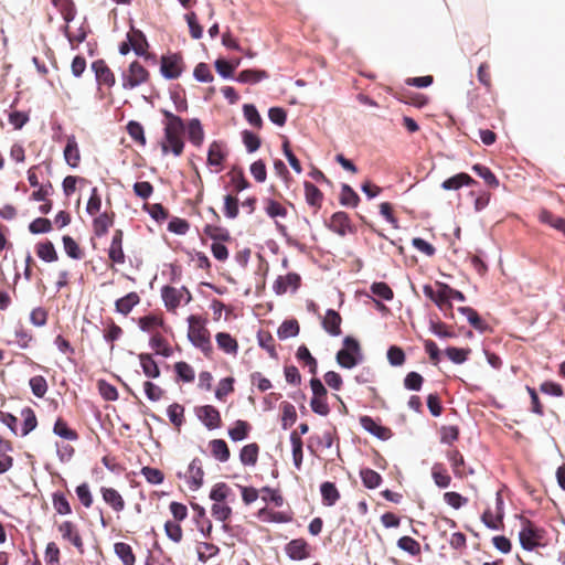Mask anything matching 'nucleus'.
Masks as SVG:
<instances>
[{"mask_svg":"<svg viewBox=\"0 0 565 565\" xmlns=\"http://www.w3.org/2000/svg\"><path fill=\"white\" fill-rule=\"evenodd\" d=\"M162 114L167 118L164 124V141L161 145L162 152L166 154L171 150L172 153L178 157L182 153L184 147L181 138L185 130L184 122L179 116L169 110L164 109Z\"/></svg>","mask_w":565,"mask_h":565,"instance_id":"obj_1","label":"nucleus"},{"mask_svg":"<svg viewBox=\"0 0 565 565\" xmlns=\"http://www.w3.org/2000/svg\"><path fill=\"white\" fill-rule=\"evenodd\" d=\"M188 339L203 353L209 354L212 351L210 332L204 326V321L200 316L191 315L188 318Z\"/></svg>","mask_w":565,"mask_h":565,"instance_id":"obj_2","label":"nucleus"},{"mask_svg":"<svg viewBox=\"0 0 565 565\" xmlns=\"http://www.w3.org/2000/svg\"><path fill=\"white\" fill-rule=\"evenodd\" d=\"M344 348L338 351L337 362L344 369H353L363 361V354L359 342L352 337H345Z\"/></svg>","mask_w":565,"mask_h":565,"instance_id":"obj_3","label":"nucleus"},{"mask_svg":"<svg viewBox=\"0 0 565 565\" xmlns=\"http://www.w3.org/2000/svg\"><path fill=\"white\" fill-rule=\"evenodd\" d=\"M148 71L137 61L132 62L128 70L122 72V88L134 89L148 81Z\"/></svg>","mask_w":565,"mask_h":565,"instance_id":"obj_4","label":"nucleus"},{"mask_svg":"<svg viewBox=\"0 0 565 565\" xmlns=\"http://www.w3.org/2000/svg\"><path fill=\"white\" fill-rule=\"evenodd\" d=\"M161 296L166 307L170 310H174L181 302L189 303L192 300V296L185 287L178 289L164 286L161 290Z\"/></svg>","mask_w":565,"mask_h":565,"instance_id":"obj_5","label":"nucleus"},{"mask_svg":"<svg viewBox=\"0 0 565 565\" xmlns=\"http://www.w3.org/2000/svg\"><path fill=\"white\" fill-rule=\"evenodd\" d=\"M182 57L179 54H169L161 57L160 72L167 79L178 78L182 73Z\"/></svg>","mask_w":565,"mask_h":565,"instance_id":"obj_6","label":"nucleus"},{"mask_svg":"<svg viewBox=\"0 0 565 565\" xmlns=\"http://www.w3.org/2000/svg\"><path fill=\"white\" fill-rule=\"evenodd\" d=\"M198 418L203 423V425L212 430L216 429L221 426V415L220 412L212 405L200 406L195 411Z\"/></svg>","mask_w":565,"mask_h":565,"instance_id":"obj_7","label":"nucleus"},{"mask_svg":"<svg viewBox=\"0 0 565 565\" xmlns=\"http://www.w3.org/2000/svg\"><path fill=\"white\" fill-rule=\"evenodd\" d=\"M58 532L64 540L70 541L81 553L84 552L82 537L76 526L72 522L65 521L61 523L58 525Z\"/></svg>","mask_w":565,"mask_h":565,"instance_id":"obj_8","label":"nucleus"},{"mask_svg":"<svg viewBox=\"0 0 565 565\" xmlns=\"http://www.w3.org/2000/svg\"><path fill=\"white\" fill-rule=\"evenodd\" d=\"M300 277L295 273H289L286 276H279L274 282V291L277 295H282L289 289L295 291L299 287Z\"/></svg>","mask_w":565,"mask_h":565,"instance_id":"obj_9","label":"nucleus"},{"mask_svg":"<svg viewBox=\"0 0 565 565\" xmlns=\"http://www.w3.org/2000/svg\"><path fill=\"white\" fill-rule=\"evenodd\" d=\"M360 424L364 430L381 440H386L391 437V430L384 426L379 425L370 416H362L360 418Z\"/></svg>","mask_w":565,"mask_h":565,"instance_id":"obj_10","label":"nucleus"},{"mask_svg":"<svg viewBox=\"0 0 565 565\" xmlns=\"http://www.w3.org/2000/svg\"><path fill=\"white\" fill-rule=\"evenodd\" d=\"M188 473H189V481H188L189 488L192 491H198L203 484V477H204V471L202 469V463H201L200 459L194 458L190 462L189 468H188Z\"/></svg>","mask_w":565,"mask_h":565,"instance_id":"obj_11","label":"nucleus"},{"mask_svg":"<svg viewBox=\"0 0 565 565\" xmlns=\"http://www.w3.org/2000/svg\"><path fill=\"white\" fill-rule=\"evenodd\" d=\"M523 527L519 533L521 546L526 551H532L537 545L536 534L532 523L529 520L522 519Z\"/></svg>","mask_w":565,"mask_h":565,"instance_id":"obj_12","label":"nucleus"},{"mask_svg":"<svg viewBox=\"0 0 565 565\" xmlns=\"http://www.w3.org/2000/svg\"><path fill=\"white\" fill-rule=\"evenodd\" d=\"M64 159L71 168H76L81 161L78 145L74 135L66 137V146L64 148Z\"/></svg>","mask_w":565,"mask_h":565,"instance_id":"obj_13","label":"nucleus"},{"mask_svg":"<svg viewBox=\"0 0 565 565\" xmlns=\"http://www.w3.org/2000/svg\"><path fill=\"white\" fill-rule=\"evenodd\" d=\"M92 68L95 73L96 79L99 83L106 84L111 87L115 85V76L110 68L106 65L103 60L95 61L92 64Z\"/></svg>","mask_w":565,"mask_h":565,"instance_id":"obj_14","label":"nucleus"},{"mask_svg":"<svg viewBox=\"0 0 565 565\" xmlns=\"http://www.w3.org/2000/svg\"><path fill=\"white\" fill-rule=\"evenodd\" d=\"M286 553L294 561L305 559L309 556L308 544L301 539L292 540L287 544Z\"/></svg>","mask_w":565,"mask_h":565,"instance_id":"obj_15","label":"nucleus"},{"mask_svg":"<svg viewBox=\"0 0 565 565\" xmlns=\"http://www.w3.org/2000/svg\"><path fill=\"white\" fill-rule=\"evenodd\" d=\"M108 256L116 264H122L125 262V255L122 250V232L120 230H117L113 235Z\"/></svg>","mask_w":565,"mask_h":565,"instance_id":"obj_16","label":"nucleus"},{"mask_svg":"<svg viewBox=\"0 0 565 565\" xmlns=\"http://www.w3.org/2000/svg\"><path fill=\"white\" fill-rule=\"evenodd\" d=\"M329 227L334 233L344 236L350 230V220L348 214L344 212L334 213L330 218Z\"/></svg>","mask_w":565,"mask_h":565,"instance_id":"obj_17","label":"nucleus"},{"mask_svg":"<svg viewBox=\"0 0 565 565\" xmlns=\"http://www.w3.org/2000/svg\"><path fill=\"white\" fill-rule=\"evenodd\" d=\"M340 324H341L340 315L332 309L327 310L326 316L322 320L323 329L329 334L337 337L341 333Z\"/></svg>","mask_w":565,"mask_h":565,"instance_id":"obj_18","label":"nucleus"},{"mask_svg":"<svg viewBox=\"0 0 565 565\" xmlns=\"http://www.w3.org/2000/svg\"><path fill=\"white\" fill-rule=\"evenodd\" d=\"M104 501L109 504L114 511L120 512L125 509V501L120 493L114 488H102Z\"/></svg>","mask_w":565,"mask_h":565,"instance_id":"obj_19","label":"nucleus"},{"mask_svg":"<svg viewBox=\"0 0 565 565\" xmlns=\"http://www.w3.org/2000/svg\"><path fill=\"white\" fill-rule=\"evenodd\" d=\"M224 146L220 141H213L207 151V163L213 167L221 168L222 162L225 159Z\"/></svg>","mask_w":565,"mask_h":565,"instance_id":"obj_20","label":"nucleus"},{"mask_svg":"<svg viewBox=\"0 0 565 565\" xmlns=\"http://www.w3.org/2000/svg\"><path fill=\"white\" fill-rule=\"evenodd\" d=\"M475 183V180L467 173H458L451 178H448L441 183V188L444 190H458L463 185H471Z\"/></svg>","mask_w":565,"mask_h":565,"instance_id":"obj_21","label":"nucleus"},{"mask_svg":"<svg viewBox=\"0 0 565 565\" xmlns=\"http://www.w3.org/2000/svg\"><path fill=\"white\" fill-rule=\"evenodd\" d=\"M140 366L143 374L149 379H157L160 376V370L156 361L148 353L139 354Z\"/></svg>","mask_w":565,"mask_h":565,"instance_id":"obj_22","label":"nucleus"},{"mask_svg":"<svg viewBox=\"0 0 565 565\" xmlns=\"http://www.w3.org/2000/svg\"><path fill=\"white\" fill-rule=\"evenodd\" d=\"M189 140L196 147H200L204 140V131L199 119L193 118L189 121L188 127Z\"/></svg>","mask_w":565,"mask_h":565,"instance_id":"obj_23","label":"nucleus"},{"mask_svg":"<svg viewBox=\"0 0 565 565\" xmlns=\"http://www.w3.org/2000/svg\"><path fill=\"white\" fill-rule=\"evenodd\" d=\"M216 343L221 350L228 354H236L238 344L237 341L226 332H218L216 334Z\"/></svg>","mask_w":565,"mask_h":565,"instance_id":"obj_24","label":"nucleus"},{"mask_svg":"<svg viewBox=\"0 0 565 565\" xmlns=\"http://www.w3.org/2000/svg\"><path fill=\"white\" fill-rule=\"evenodd\" d=\"M320 492L323 503L328 507H332L340 498V493L334 483L326 481L320 486Z\"/></svg>","mask_w":565,"mask_h":565,"instance_id":"obj_25","label":"nucleus"},{"mask_svg":"<svg viewBox=\"0 0 565 565\" xmlns=\"http://www.w3.org/2000/svg\"><path fill=\"white\" fill-rule=\"evenodd\" d=\"M139 296L136 292H129L116 301V310L119 313L128 315L139 303Z\"/></svg>","mask_w":565,"mask_h":565,"instance_id":"obj_26","label":"nucleus"},{"mask_svg":"<svg viewBox=\"0 0 565 565\" xmlns=\"http://www.w3.org/2000/svg\"><path fill=\"white\" fill-rule=\"evenodd\" d=\"M259 448L257 444L252 443L244 446L239 454V460L244 466H254L257 462Z\"/></svg>","mask_w":565,"mask_h":565,"instance_id":"obj_27","label":"nucleus"},{"mask_svg":"<svg viewBox=\"0 0 565 565\" xmlns=\"http://www.w3.org/2000/svg\"><path fill=\"white\" fill-rule=\"evenodd\" d=\"M115 554L121 559L124 565H134L135 564V555L130 545L118 542L114 545Z\"/></svg>","mask_w":565,"mask_h":565,"instance_id":"obj_28","label":"nucleus"},{"mask_svg":"<svg viewBox=\"0 0 565 565\" xmlns=\"http://www.w3.org/2000/svg\"><path fill=\"white\" fill-rule=\"evenodd\" d=\"M299 333V324L296 320H285L277 330L280 340L294 338Z\"/></svg>","mask_w":565,"mask_h":565,"instance_id":"obj_29","label":"nucleus"},{"mask_svg":"<svg viewBox=\"0 0 565 565\" xmlns=\"http://www.w3.org/2000/svg\"><path fill=\"white\" fill-rule=\"evenodd\" d=\"M267 77L268 75L265 71L244 70L238 74L236 81L244 84H255Z\"/></svg>","mask_w":565,"mask_h":565,"instance_id":"obj_30","label":"nucleus"},{"mask_svg":"<svg viewBox=\"0 0 565 565\" xmlns=\"http://www.w3.org/2000/svg\"><path fill=\"white\" fill-rule=\"evenodd\" d=\"M213 456L221 462H226L230 459V450L223 439H214L210 443Z\"/></svg>","mask_w":565,"mask_h":565,"instance_id":"obj_31","label":"nucleus"},{"mask_svg":"<svg viewBox=\"0 0 565 565\" xmlns=\"http://www.w3.org/2000/svg\"><path fill=\"white\" fill-rule=\"evenodd\" d=\"M23 417V424L19 431L20 436H26L36 427V417L31 408H24L21 413Z\"/></svg>","mask_w":565,"mask_h":565,"instance_id":"obj_32","label":"nucleus"},{"mask_svg":"<svg viewBox=\"0 0 565 565\" xmlns=\"http://www.w3.org/2000/svg\"><path fill=\"white\" fill-rule=\"evenodd\" d=\"M36 254L42 260L46 263H52L57 259L55 247L51 242L38 244Z\"/></svg>","mask_w":565,"mask_h":565,"instance_id":"obj_33","label":"nucleus"},{"mask_svg":"<svg viewBox=\"0 0 565 565\" xmlns=\"http://www.w3.org/2000/svg\"><path fill=\"white\" fill-rule=\"evenodd\" d=\"M290 443H291V448H292L294 465L297 469H300L301 463H302V458H303L302 441H301L300 437L296 434V431H292L290 434Z\"/></svg>","mask_w":565,"mask_h":565,"instance_id":"obj_34","label":"nucleus"},{"mask_svg":"<svg viewBox=\"0 0 565 565\" xmlns=\"http://www.w3.org/2000/svg\"><path fill=\"white\" fill-rule=\"evenodd\" d=\"M305 194L306 201L309 205L320 207L322 193L315 184L305 182Z\"/></svg>","mask_w":565,"mask_h":565,"instance_id":"obj_35","label":"nucleus"},{"mask_svg":"<svg viewBox=\"0 0 565 565\" xmlns=\"http://www.w3.org/2000/svg\"><path fill=\"white\" fill-rule=\"evenodd\" d=\"M540 221L545 224H548L550 226L554 227L557 231L565 233V220L559 216H555L554 214L546 210H543L540 213Z\"/></svg>","mask_w":565,"mask_h":565,"instance_id":"obj_36","label":"nucleus"},{"mask_svg":"<svg viewBox=\"0 0 565 565\" xmlns=\"http://www.w3.org/2000/svg\"><path fill=\"white\" fill-rule=\"evenodd\" d=\"M359 200V195L350 185L342 184L340 194V203L342 205L354 207L358 205Z\"/></svg>","mask_w":565,"mask_h":565,"instance_id":"obj_37","label":"nucleus"},{"mask_svg":"<svg viewBox=\"0 0 565 565\" xmlns=\"http://www.w3.org/2000/svg\"><path fill=\"white\" fill-rule=\"evenodd\" d=\"M360 475L363 484L369 489L377 488L382 481V477L380 476V473L370 468L362 469Z\"/></svg>","mask_w":565,"mask_h":565,"instance_id":"obj_38","label":"nucleus"},{"mask_svg":"<svg viewBox=\"0 0 565 565\" xmlns=\"http://www.w3.org/2000/svg\"><path fill=\"white\" fill-rule=\"evenodd\" d=\"M458 311L467 318L469 323L475 329L481 330V331L484 329V323L475 309H472L470 307H459Z\"/></svg>","mask_w":565,"mask_h":565,"instance_id":"obj_39","label":"nucleus"},{"mask_svg":"<svg viewBox=\"0 0 565 565\" xmlns=\"http://www.w3.org/2000/svg\"><path fill=\"white\" fill-rule=\"evenodd\" d=\"M167 415L175 427H180L184 419V407L178 403H173L168 407Z\"/></svg>","mask_w":565,"mask_h":565,"instance_id":"obj_40","label":"nucleus"},{"mask_svg":"<svg viewBox=\"0 0 565 565\" xmlns=\"http://www.w3.org/2000/svg\"><path fill=\"white\" fill-rule=\"evenodd\" d=\"M211 514L216 521L224 522L231 516L232 509L224 502H214L211 508Z\"/></svg>","mask_w":565,"mask_h":565,"instance_id":"obj_41","label":"nucleus"},{"mask_svg":"<svg viewBox=\"0 0 565 565\" xmlns=\"http://www.w3.org/2000/svg\"><path fill=\"white\" fill-rule=\"evenodd\" d=\"M243 113H244L245 119L248 121L249 125H252L253 127H256V128L262 127V124H263L262 117L253 104H245L243 106Z\"/></svg>","mask_w":565,"mask_h":565,"instance_id":"obj_42","label":"nucleus"},{"mask_svg":"<svg viewBox=\"0 0 565 565\" xmlns=\"http://www.w3.org/2000/svg\"><path fill=\"white\" fill-rule=\"evenodd\" d=\"M472 170L480 178H482L488 185H490L492 188L499 186V181H498L497 177L492 173V171L488 167H484L482 164H475L472 167Z\"/></svg>","mask_w":565,"mask_h":565,"instance_id":"obj_43","label":"nucleus"},{"mask_svg":"<svg viewBox=\"0 0 565 565\" xmlns=\"http://www.w3.org/2000/svg\"><path fill=\"white\" fill-rule=\"evenodd\" d=\"M230 493L231 488L224 482H218L213 486L209 497L214 502H224Z\"/></svg>","mask_w":565,"mask_h":565,"instance_id":"obj_44","label":"nucleus"},{"mask_svg":"<svg viewBox=\"0 0 565 565\" xmlns=\"http://www.w3.org/2000/svg\"><path fill=\"white\" fill-rule=\"evenodd\" d=\"M249 425L244 420H237L235 426L228 430V436L233 441H241L247 437Z\"/></svg>","mask_w":565,"mask_h":565,"instance_id":"obj_45","label":"nucleus"},{"mask_svg":"<svg viewBox=\"0 0 565 565\" xmlns=\"http://www.w3.org/2000/svg\"><path fill=\"white\" fill-rule=\"evenodd\" d=\"M445 353L452 363L462 364L467 361L470 350L450 347L446 349Z\"/></svg>","mask_w":565,"mask_h":565,"instance_id":"obj_46","label":"nucleus"},{"mask_svg":"<svg viewBox=\"0 0 565 565\" xmlns=\"http://www.w3.org/2000/svg\"><path fill=\"white\" fill-rule=\"evenodd\" d=\"M128 40L131 42V49L135 51L137 55H145V46H147V40L141 31H134V38H130L128 35Z\"/></svg>","mask_w":565,"mask_h":565,"instance_id":"obj_47","label":"nucleus"},{"mask_svg":"<svg viewBox=\"0 0 565 565\" xmlns=\"http://www.w3.org/2000/svg\"><path fill=\"white\" fill-rule=\"evenodd\" d=\"M150 347L156 351L157 354H160L164 358H169L172 354L171 348L166 343L164 339L160 335H153L150 339Z\"/></svg>","mask_w":565,"mask_h":565,"instance_id":"obj_48","label":"nucleus"},{"mask_svg":"<svg viewBox=\"0 0 565 565\" xmlns=\"http://www.w3.org/2000/svg\"><path fill=\"white\" fill-rule=\"evenodd\" d=\"M53 507L55 511L62 515H66L72 512L67 498L61 492L53 494Z\"/></svg>","mask_w":565,"mask_h":565,"instance_id":"obj_49","label":"nucleus"},{"mask_svg":"<svg viewBox=\"0 0 565 565\" xmlns=\"http://www.w3.org/2000/svg\"><path fill=\"white\" fill-rule=\"evenodd\" d=\"M257 341L259 347L266 350L271 358L277 356L274 345V338L269 332L259 331L257 334Z\"/></svg>","mask_w":565,"mask_h":565,"instance_id":"obj_50","label":"nucleus"},{"mask_svg":"<svg viewBox=\"0 0 565 565\" xmlns=\"http://www.w3.org/2000/svg\"><path fill=\"white\" fill-rule=\"evenodd\" d=\"M29 384H30V387H31V391L32 393L36 396V397H43L46 392H47V383H46V380L41 376V375H38V376H33L30 379L29 381Z\"/></svg>","mask_w":565,"mask_h":565,"instance_id":"obj_51","label":"nucleus"},{"mask_svg":"<svg viewBox=\"0 0 565 565\" xmlns=\"http://www.w3.org/2000/svg\"><path fill=\"white\" fill-rule=\"evenodd\" d=\"M397 546L411 555H417L420 552L419 543L411 536H402L397 541Z\"/></svg>","mask_w":565,"mask_h":565,"instance_id":"obj_52","label":"nucleus"},{"mask_svg":"<svg viewBox=\"0 0 565 565\" xmlns=\"http://www.w3.org/2000/svg\"><path fill=\"white\" fill-rule=\"evenodd\" d=\"M265 211L271 218L286 217L287 210L277 201L268 199L266 200Z\"/></svg>","mask_w":565,"mask_h":565,"instance_id":"obj_53","label":"nucleus"},{"mask_svg":"<svg viewBox=\"0 0 565 565\" xmlns=\"http://www.w3.org/2000/svg\"><path fill=\"white\" fill-rule=\"evenodd\" d=\"M53 431L55 435L66 440H75L77 438V434L74 430L70 429L66 423L63 422L62 419H57L55 422Z\"/></svg>","mask_w":565,"mask_h":565,"instance_id":"obj_54","label":"nucleus"},{"mask_svg":"<svg viewBox=\"0 0 565 565\" xmlns=\"http://www.w3.org/2000/svg\"><path fill=\"white\" fill-rule=\"evenodd\" d=\"M52 230L51 221L44 217H38L29 225V231L32 234L49 233Z\"/></svg>","mask_w":565,"mask_h":565,"instance_id":"obj_55","label":"nucleus"},{"mask_svg":"<svg viewBox=\"0 0 565 565\" xmlns=\"http://www.w3.org/2000/svg\"><path fill=\"white\" fill-rule=\"evenodd\" d=\"M439 288L438 290L436 291V298H435V303L440 308L443 309L444 306H448V307H451V303H450V294H448V290L447 289H450V286H448L447 284H439L438 285Z\"/></svg>","mask_w":565,"mask_h":565,"instance_id":"obj_56","label":"nucleus"},{"mask_svg":"<svg viewBox=\"0 0 565 565\" xmlns=\"http://www.w3.org/2000/svg\"><path fill=\"white\" fill-rule=\"evenodd\" d=\"M127 131L134 140L140 142L141 145L146 143L143 127L138 121H129L127 125Z\"/></svg>","mask_w":565,"mask_h":565,"instance_id":"obj_57","label":"nucleus"},{"mask_svg":"<svg viewBox=\"0 0 565 565\" xmlns=\"http://www.w3.org/2000/svg\"><path fill=\"white\" fill-rule=\"evenodd\" d=\"M424 379L417 372H409L404 379V386L409 391H419L422 388Z\"/></svg>","mask_w":565,"mask_h":565,"instance_id":"obj_58","label":"nucleus"},{"mask_svg":"<svg viewBox=\"0 0 565 565\" xmlns=\"http://www.w3.org/2000/svg\"><path fill=\"white\" fill-rule=\"evenodd\" d=\"M371 291L384 300H392L394 296L393 290L385 282H373L371 286Z\"/></svg>","mask_w":565,"mask_h":565,"instance_id":"obj_59","label":"nucleus"},{"mask_svg":"<svg viewBox=\"0 0 565 565\" xmlns=\"http://www.w3.org/2000/svg\"><path fill=\"white\" fill-rule=\"evenodd\" d=\"M63 246L65 253L73 259H81L82 253L77 243L71 236L63 237Z\"/></svg>","mask_w":565,"mask_h":565,"instance_id":"obj_60","label":"nucleus"},{"mask_svg":"<svg viewBox=\"0 0 565 565\" xmlns=\"http://www.w3.org/2000/svg\"><path fill=\"white\" fill-rule=\"evenodd\" d=\"M141 473L146 478V480L151 484H160L163 482L164 479L163 473L159 469L151 467H143L141 469Z\"/></svg>","mask_w":565,"mask_h":565,"instance_id":"obj_61","label":"nucleus"},{"mask_svg":"<svg viewBox=\"0 0 565 565\" xmlns=\"http://www.w3.org/2000/svg\"><path fill=\"white\" fill-rule=\"evenodd\" d=\"M193 76L198 82L210 83L213 81V75L205 63H199L193 72Z\"/></svg>","mask_w":565,"mask_h":565,"instance_id":"obj_62","label":"nucleus"},{"mask_svg":"<svg viewBox=\"0 0 565 565\" xmlns=\"http://www.w3.org/2000/svg\"><path fill=\"white\" fill-rule=\"evenodd\" d=\"M174 369H175V372L178 374V376L183 381V382H192L194 380V371L193 369L185 362H178L175 363L174 365Z\"/></svg>","mask_w":565,"mask_h":565,"instance_id":"obj_63","label":"nucleus"},{"mask_svg":"<svg viewBox=\"0 0 565 565\" xmlns=\"http://www.w3.org/2000/svg\"><path fill=\"white\" fill-rule=\"evenodd\" d=\"M387 360L391 365L401 366L405 362V353L401 348L392 345L387 350Z\"/></svg>","mask_w":565,"mask_h":565,"instance_id":"obj_64","label":"nucleus"}]
</instances>
